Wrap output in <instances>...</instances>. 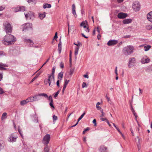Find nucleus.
<instances>
[{"label":"nucleus","mask_w":152,"mask_h":152,"mask_svg":"<svg viewBox=\"0 0 152 152\" xmlns=\"http://www.w3.org/2000/svg\"><path fill=\"white\" fill-rule=\"evenodd\" d=\"M48 100L50 101V102H53V99L51 95L48 98H47Z\"/></svg>","instance_id":"obj_45"},{"label":"nucleus","mask_w":152,"mask_h":152,"mask_svg":"<svg viewBox=\"0 0 152 152\" xmlns=\"http://www.w3.org/2000/svg\"><path fill=\"white\" fill-rule=\"evenodd\" d=\"M72 13L75 18L77 17V15L76 13L75 6V4L72 5Z\"/></svg>","instance_id":"obj_17"},{"label":"nucleus","mask_w":152,"mask_h":152,"mask_svg":"<svg viewBox=\"0 0 152 152\" xmlns=\"http://www.w3.org/2000/svg\"><path fill=\"white\" fill-rule=\"evenodd\" d=\"M20 8L19 7H17L14 8V10L15 12H18L20 11Z\"/></svg>","instance_id":"obj_40"},{"label":"nucleus","mask_w":152,"mask_h":152,"mask_svg":"<svg viewBox=\"0 0 152 152\" xmlns=\"http://www.w3.org/2000/svg\"><path fill=\"white\" fill-rule=\"evenodd\" d=\"M61 42H60L58 45V50L59 53H60L61 52Z\"/></svg>","instance_id":"obj_27"},{"label":"nucleus","mask_w":152,"mask_h":152,"mask_svg":"<svg viewBox=\"0 0 152 152\" xmlns=\"http://www.w3.org/2000/svg\"><path fill=\"white\" fill-rule=\"evenodd\" d=\"M41 73V72H40L39 73H37L36 76L33 78L31 82H33L34 81L35 79H36L39 75Z\"/></svg>","instance_id":"obj_30"},{"label":"nucleus","mask_w":152,"mask_h":152,"mask_svg":"<svg viewBox=\"0 0 152 152\" xmlns=\"http://www.w3.org/2000/svg\"><path fill=\"white\" fill-rule=\"evenodd\" d=\"M107 148L104 145L100 146L99 149V152H107Z\"/></svg>","instance_id":"obj_16"},{"label":"nucleus","mask_w":152,"mask_h":152,"mask_svg":"<svg viewBox=\"0 0 152 152\" xmlns=\"http://www.w3.org/2000/svg\"><path fill=\"white\" fill-rule=\"evenodd\" d=\"M101 112L102 113V114L100 115V117H101L104 116L105 115V113L103 112V110L102 109L101 110Z\"/></svg>","instance_id":"obj_43"},{"label":"nucleus","mask_w":152,"mask_h":152,"mask_svg":"<svg viewBox=\"0 0 152 152\" xmlns=\"http://www.w3.org/2000/svg\"><path fill=\"white\" fill-rule=\"evenodd\" d=\"M53 102H50V104H49L50 105V106L52 108H54V105H53Z\"/></svg>","instance_id":"obj_51"},{"label":"nucleus","mask_w":152,"mask_h":152,"mask_svg":"<svg viewBox=\"0 0 152 152\" xmlns=\"http://www.w3.org/2000/svg\"><path fill=\"white\" fill-rule=\"evenodd\" d=\"M7 115V113H4L2 114L1 117V119L2 120L4 119L5 118H6V116Z\"/></svg>","instance_id":"obj_36"},{"label":"nucleus","mask_w":152,"mask_h":152,"mask_svg":"<svg viewBox=\"0 0 152 152\" xmlns=\"http://www.w3.org/2000/svg\"><path fill=\"white\" fill-rule=\"evenodd\" d=\"M51 7L50 4H45L43 5V7L45 9L47 8H50Z\"/></svg>","instance_id":"obj_26"},{"label":"nucleus","mask_w":152,"mask_h":152,"mask_svg":"<svg viewBox=\"0 0 152 152\" xmlns=\"http://www.w3.org/2000/svg\"><path fill=\"white\" fill-rule=\"evenodd\" d=\"M113 126H114L115 127L116 129L118 130V132L121 134V131H120V130L117 127H116V126H115V124H114V123H113Z\"/></svg>","instance_id":"obj_42"},{"label":"nucleus","mask_w":152,"mask_h":152,"mask_svg":"<svg viewBox=\"0 0 152 152\" xmlns=\"http://www.w3.org/2000/svg\"><path fill=\"white\" fill-rule=\"evenodd\" d=\"M136 62V59L135 58L132 57L130 58L129 59V64H128V67L129 68L131 67L132 65H133Z\"/></svg>","instance_id":"obj_9"},{"label":"nucleus","mask_w":152,"mask_h":152,"mask_svg":"<svg viewBox=\"0 0 152 152\" xmlns=\"http://www.w3.org/2000/svg\"><path fill=\"white\" fill-rule=\"evenodd\" d=\"M34 97L33 96H30L27 98L26 99L28 101V102H34Z\"/></svg>","instance_id":"obj_24"},{"label":"nucleus","mask_w":152,"mask_h":152,"mask_svg":"<svg viewBox=\"0 0 152 152\" xmlns=\"http://www.w3.org/2000/svg\"><path fill=\"white\" fill-rule=\"evenodd\" d=\"M137 147L138 150H140L141 148V145L140 144H137Z\"/></svg>","instance_id":"obj_55"},{"label":"nucleus","mask_w":152,"mask_h":152,"mask_svg":"<svg viewBox=\"0 0 152 152\" xmlns=\"http://www.w3.org/2000/svg\"><path fill=\"white\" fill-rule=\"evenodd\" d=\"M8 66L6 64H3L2 63L0 62V69L1 70H5L6 68L5 67H7Z\"/></svg>","instance_id":"obj_19"},{"label":"nucleus","mask_w":152,"mask_h":152,"mask_svg":"<svg viewBox=\"0 0 152 152\" xmlns=\"http://www.w3.org/2000/svg\"><path fill=\"white\" fill-rule=\"evenodd\" d=\"M146 18L148 21L152 23V11L147 14Z\"/></svg>","instance_id":"obj_15"},{"label":"nucleus","mask_w":152,"mask_h":152,"mask_svg":"<svg viewBox=\"0 0 152 152\" xmlns=\"http://www.w3.org/2000/svg\"><path fill=\"white\" fill-rule=\"evenodd\" d=\"M4 30L6 33L8 34H11L12 31V27L10 24L8 22H6L4 24Z\"/></svg>","instance_id":"obj_3"},{"label":"nucleus","mask_w":152,"mask_h":152,"mask_svg":"<svg viewBox=\"0 0 152 152\" xmlns=\"http://www.w3.org/2000/svg\"><path fill=\"white\" fill-rule=\"evenodd\" d=\"M118 42L117 40H110L107 43V45L108 46L114 45L116 44Z\"/></svg>","instance_id":"obj_12"},{"label":"nucleus","mask_w":152,"mask_h":152,"mask_svg":"<svg viewBox=\"0 0 152 152\" xmlns=\"http://www.w3.org/2000/svg\"><path fill=\"white\" fill-rule=\"evenodd\" d=\"M127 15L126 13L120 12L118 14L117 17L119 18L123 19L126 18Z\"/></svg>","instance_id":"obj_14"},{"label":"nucleus","mask_w":152,"mask_h":152,"mask_svg":"<svg viewBox=\"0 0 152 152\" xmlns=\"http://www.w3.org/2000/svg\"><path fill=\"white\" fill-rule=\"evenodd\" d=\"M19 7L20 8V11H24L26 9L25 7Z\"/></svg>","instance_id":"obj_35"},{"label":"nucleus","mask_w":152,"mask_h":152,"mask_svg":"<svg viewBox=\"0 0 152 152\" xmlns=\"http://www.w3.org/2000/svg\"><path fill=\"white\" fill-rule=\"evenodd\" d=\"M24 42H26L27 44L29 45L30 47H34L33 45L34 43L33 41L30 39H25L24 40Z\"/></svg>","instance_id":"obj_13"},{"label":"nucleus","mask_w":152,"mask_h":152,"mask_svg":"<svg viewBox=\"0 0 152 152\" xmlns=\"http://www.w3.org/2000/svg\"><path fill=\"white\" fill-rule=\"evenodd\" d=\"M69 82V80H67L66 79L65 80V81H64V85H67Z\"/></svg>","instance_id":"obj_49"},{"label":"nucleus","mask_w":152,"mask_h":152,"mask_svg":"<svg viewBox=\"0 0 152 152\" xmlns=\"http://www.w3.org/2000/svg\"><path fill=\"white\" fill-rule=\"evenodd\" d=\"M38 95L39 96H43L45 98H48V95L45 93H41L38 94Z\"/></svg>","instance_id":"obj_33"},{"label":"nucleus","mask_w":152,"mask_h":152,"mask_svg":"<svg viewBox=\"0 0 152 152\" xmlns=\"http://www.w3.org/2000/svg\"><path fill=\"white\" fill-rule=\"evenodd\" d=\"M100 37H101L100 34V33H99L98 35H97V39L98 40H99L100 39Z\"/></svg>","instance_id":"obj_62"},{"label":"nucleus","mask_w":152,"mask_h":152,"mask_svg":"<svg viewBox=\"0 0 152 152\" xmlns=\"http://www.w3.org/2000/svg\"><path fill=\"white\" fill-rule=\"evenodd\" d=\"M93 123L94 124L95 126H96V120L95 119H94L93 121Z\"/></svg>","instance_id":"obj_57"},{"label":"nucleus","mask_w":152,"mask_h":152,"mask_svg":"<svg viewBox=\"0 0 152 152\" xmlns=\"http://www.w3.org/2000/svg\"><path fill=\"white\" fill-rule=\"evenodd\" d=\"M46 14V13L45 12H43L42 13H39V17L40 19L42 20L45 17Z\"/></svg>","instance_id":"obj_20"},{"label":"nucleus","mask_w":152,"mask_h":152,"mask_svg":"<svg viewBox=\"0 0 152 152\" xmlns=\"http://www.w3.org/2000/svg\"><path fill=\"white\" fill-rule=\"evenodd\" d=\"M47 145H46V146L44 148V151L45 152H49V150Z\"/></svg>","instance_id":"obj_41"},{"label":"nucleus","mask_w":152,"mask_h":152,"mask_svg":"<svg viewBox=\"0 0 152 152\" xmlns=\"http://www.w3.org/2000/svg\"><path fill=\"white\" fill-rule=\"evenodd\" d=\"M32 25L31 23H27L22 25L23 31H27L32 28Z\"/></svg>","instance_id":"obj_5"},{"label":"nucleus","mask_w":152,"mask_h":152,"mask_svg":"<svg viewBox=\"0 0 152 152\" xmlns=\"http://www.w3.org/2000/svg\"><path fill=\"white\" fill-rule=\"evenodd\" d=\"M132 20L131 19H126L123 21V23L124 24H128L131 23Z\"/></svg>","instance_id":"obj_18"},{"label":"nucleus","mask_w":152,"mask_h":152,"mask_svg":"<svg viewBox=\"0 0 152 152\" xmlns=\"http://www.w3.org/2000/svg\"><path fill=\"white\" fill-rule=\"evenodd\" d=\"M56 68V67L55 66H53V67L52 72V73L50 75H52L53 76H54V73H55Z\"/></svg>","instance_id":"obj_37"},{"label":"nucleus","mask_w":152,"mask_h":152,"mask_svg":"<svg viewBox=\"0 0 152 152\" xmlns=\"http://www.w3.org/2000/svg\"><path fill=\"white\" fill-rule=\"evenodd\" d=\"M85 114V113L84 112L83 113V114L80 116V117L79 118L78 120V122L83 117V116Z\"/></svg>","instance_id":"obj_39"},{"label":"nucleus","mask_w":152,"mask_h":152,"mask_svg":"<svg viewBox=\"0 0 152 152\" xmlns=\"http://www.w3.org/2000/svg\"><path fill=\"white\" fill-rule=\"evenodd\" d=\"M134 50V48L133 46L128 45L123 48L122 52L124 55L128 56L132 53Z\"/></svg>","instance_id":"obj_2"},{"label":"nucleus","mask_w":152,"mask_h":152,"mask_svg":"<svg viewBox=\"0 0 152 152\" xmlns=\"http://www.w3.org/2000/svg\"><path fill=\"white\" fill-rule=\"evenodd\" d=\"M79 47H77L75 48V56H77L78 54Z\"/></svg>","instance_id":"obj_32"},{"label":"nucleus","mask_w":152,"mask_h":152,"mask_svg":"<svg viewBox=\"0 0 152 152\" xmlns=\"http://www.w3.org/2000/svg\"><path fill=\"white\" fill-rule=\"evenodd\" d=\"M4 93L3 91L2 88L0 87V94H2Z\"/></svg>","instance_id":"obj_60"},{"label":"nucleus","mask_w":152,"mask_h":152,"mask_svg":"<svg viewBox=\"0 0 152 152\" xmlns=\"http://www.w3.org/2000/svg\"><path fill=\"white\" fill-rule=\"evenodd\" d=\"M48 83L50 87H52L55 83L54 76L49 75L48 77Z\"/></svg>","instance_id":"obj_4"},{"label":"nucleus","mask_w":152,"mask_h":152,"mask_svg":"<svg viewBox=\"0 0 152 152\" xmlns=\"http://www.w3.org/2000/svg\"><path fill=\"white\" fill-rule=\"evenodd\" d=\"M16 40V38L14 36L8 34L4 37L2 42L4 45H9L14 43Z\"/></svg>","instance_id":"obj_1"},{"label":"nucleus","mask_w":152,"mask_h":152,"mask_svg":"<svg viewBox=\"0 0 152 152\" xmlns=\"http://www.w3.org/2000/svg\"><path fill=\"white\" fill-rule=\"evenodd\" d=\"M151 46L149 45H146L144 46V50L145 51H147L148 50L151 48Z\"/></svg>","instance_id":"obj_22"},{"label":"nucleus","mask_w":152,"mask_h":152,"mask_svg":"<svg viewBox=\"0 0 152 152\" xmlns=\"http://www.w3.org/2000/svg\"><path fill=\"white\" fill-rule=\"evenodd\" d=\"M132 8L135 11H139L140 9V5L138 1L134 2L132 4Z\"/></svg>","instance_id":"obj_6"},{"label":"nucleus","mask_w":152,"mask_h":152,"mask_svg":"<svg viewBox=\"0 0 152 152\" xmlns=\"http://www.w3.org/2000/svg\"><path fill=\"white\" fill-rule=\"evenodd\" d=\"M48 83V79H45L44 80V83L45 85H47Z\"/></svg>","instance_id":"obj_53"},{"label":"nucleus","mask_w":152,"mask_h":152,"mask_svg":"<svg viewBox=\"0 0 152 152\" xmlns=\"http://www.w3.org/2000/svg\"><path fill=\"white\" fill-rule=\"evenodd\" d=\"M63 72H61L58 73V78L60 80H61L62 78L63 77Z\"/></svg>","instance_id":"obj_25"},{"label":"nucleus","mask_w":152,"mask_h":152,"mask_svg":"<svg viewBox=\"0 0 152 152\" xmlns=\"http://www.w3.org/2000/svg\"><path fill=\"white\" fill-rule=\"evenodd\" d=\"M28 102L27 99L25 100H23L20 102V104L21 106H24V105L27 104Z\"/></svg>","instance_id":"obj_23"},{"label":"nucleus","mask_w":152,"mask_h":152,"mask_svg":"<svg viewBox=\"0 0 152 152\" xmlns=\"http://www.w3.org/2000/svg\"><path fill=\"white\" fill-rule=\"evenodd\" d=\"M5 6L4 5L0 6V11L3 10L5 9Z\"/></svg>","instance_id":"obj_48"},{"label":"nucleus","mask_w":152,"mask_h":152,"mask_svg":"<svg viewBox=\"0 0 152 152\" xmlns=\"http://www.w3.org/2000/svg\"><path fill=\"white\" fill-rule=\"evenodd\" d=\"M60 67L61 68H63L64 67V64L62 62H61L60 63Z\"/></svg>","instance_id":"obj_50"},{"label":"nucleus","mask_w":152,"mask_h":152,"mask_svg":"<svg viewBox=\"0 0 152 152\" xmlns=\"http://www.w3.org/2000/svg\"><path fill=\"white\" fill-rule=\"evenodd\" d=\"M130 130L132 133V135L134 136V132H133V130L132 128H130Z\"/></svg>","instance_id":"obj_61"},{"label":"nucleus","mask_w":152,"mask_h":152,"mask_svg":"<svg viewBox=\"0 0 152 152\" xmlns=\"http://www.w3.org/2000/svg\"><path fill=\"white\" fill-rule=\"evenodd\" d=\"M53 121H54L57 120L58 118L57 116L54 115L53 116Z\"/></svg>","instance_id":"obj_44"},{"label":"nucleus","mask_w":152,"mask_h":152,"mask_svg":"<svg viewBox=\"0 0 152 152\" xmlns=\"http://www.w3.org/2000/svg\"><path fill=\"white\" fill-rule=\"evenodd\" d=\"M49 59H50V58H49L48 59H47V61L45 62V63L43 64V65H42V66L39 69H40L45 64H46V63L49 60Z\"/></svg>","instance_id":"obj_59"},{"label":"nucleus","mask_w":152,"mask_h":152,"mask_svg":"<svg viewBox=\"0 0 152 152\" xmlns=\"http://www.w3.org/2000/svg\"><path fill=\"white\" fill-rule=\"evenodd\" d=\"M4 143L3 141L2 140H0V150L3 148Z\"/></svg>","instance_id":"obj_28"},{"label":"nucleus","mask_w":152,"mask_h":152,"mask_svg":"<svg viewBox=\"0 0 152 152\" xmlns=\"http://www.w3.org/2000/svg\"><path fill=\"white\" fill-rule=\"evenodd\" d=\"M85 29V31L87 32L88 33L89 31V29L88 27H87L86 28H84Z\"/></svg>","instance_id":"obj_52"},{"label":"nucleus","mask_w":152,"mask_h":152,"mask_svg":"<svg viewBox=\"0 0 152 152\" xmlns=\"http://www.w3.org/2000/svg\"><path fill=\"white\" fill-rule=\"evenodd\" d=\"M150 61V59L146 56L143 57L141 60V62L143 64L148 63Z\"/></svg>","instance_id":"obj_11"},{"label":"nucleus","mask_w":152,"mask_h":152,"mask_svg":"<svg viewBox=\"0 0 152 152\" xmlns=\"http://www.w3.org/2000/svg\"><path fill=\"white\" fill-rule=\"evenodd\" d=\"M2 78H3L2 73L0 72V81H1L2 80Z\"/></svg>","instance_id":"obj_58"},{"label":"nucleus","mask_w":152,"mask_h":152,"mask_svg":"<svg viewBox=\"0 0 152 152\" xmlns=\"http://www.w3.org/2000/svg\"><path fill=\"white\" fill-rule=\"evenodd\" d=\"M38 96H39L38 95V94L37 95H36L34 96H33L34 97V101H38V100H39L40 99L38 97Z\"/></svg>","instance_id":"obj_31"},{"label":"nucleus","mask_w":152,"mask_h":152,"mask_svg":"<svg viewBox=\"0 0 152 152\" xmlns=\"http://www.w3.org/2000/svg\"><path fill=\"white\" fill-rule=\"evenodd\" d=\"M5 53H4L3 51H0V56L2 55H5Z\"/></svg>","instance_id":"obj_54"},{"label":"nucleus","mask_w":152,"mask_h":152,"mask_svg":"<svg viewBox=\"0 0 152 152\" xmlns=\"http://www.w3.org/2000/svg\"><path fill=\"white\" fill-rule=\"evenodd\" d=\"M88 23L87 21L85 20L83 21L80 24V26H83L84 28H86V26H88Z\"/></svg>","instance_id":"obj_21"},{"label":"nucleus","mask_w":152,"mask_h":152,"mask_svg":"<svg viewBox=\"0 0 152 152\" xmlns=\"http://www.w3.org/2000/svg\"><path fill=\"white\" fill-rule=\"evenodd\" d=\"M50 135L49 134H46L44 137L43 140V143L46 145H47L49 143L50 140Z\"/></svg>","instance_id":"obj_7"},{"label":"nucleus","mask_w":152,"mask_h":152,"mask_svg":"<svg viewBox=\"0 0 152 152\" xmlns=\"http://www.w3.org/2000/svg\"><path fill=\"white\" fill-rule=\"evenodd\" d=\"M97 31L98 32V34L100 33V30L99 28L98 27H97Z\"/></svg>","instance_id":"obj_64"},{"label":"nucleus","mask_w":152,"mask_h":152,"mask_svg":"<svg viewBox=\"0 0 152 152\" xmlns=\"http://www.w3.org/2000/svg\"><path fill=\"white\" fill-rule=\"evenodd\" d=\"M18 130L19 132V134L20 135L21 137H22V138H23V134H22V132L21 131V130L20 129V127L19 126L18 127Z\"/></svg>","instance_id":"obj_34"},{"label":"nucleus","mask_w":152,"mask_h":152,"mask_svg":"<svg viewBox=\"0 0 152 152\" xmlns=\"http://www.w3.org/2000/svg\"><path fill=\"white\" fill-rule=\"evenodd\" d=\"M115 73L116 75H118V72H117V66H116L115 67Z\"/></svg>","instance_id":"obj_56"},{"label":"nucleus","mask_w":152,"mask_h":152,"mask_svg":"<svg viewBox=\"0 0 152 152\" xmlns=\"http://www.w3.org/2000/svg\"><path fill=\"white\" fill-rule=\"evenodd\" d=\"M25 17L27 19H31L34 17V13L31 11H29L27 13H25Z\"/></svg>","instance_id":"obj_10"},{"label":"nucleus","mask_w":152,"mask_h":152,"mask_svg":"<svg viewBox=\"0 0 152 152\" xmlns=\"http://www.w3.org/2000/svg\"><path fill=\"white\" fill-rule=\"evenodd\" d=\"M60 92V91L58 90L54 94V97L55 98H56L58 96Z\"/></svg>","instance_id":"obj_38"},{"label":"nucleus","mask_w":152,"mask_h":152,"mask_svg":"<svg viewBox=\"0 0 152 152\" xmlns=\"http://www.w3.org/2000/svg\"><path fill=\"white\" fill-rule=\"evenodd\" d=\"M87 86L86 83L83 82L82 85V87L83 88H84L85 87H87Z\"/></svg>","instance_id":"obj_46"},{"label":"nucleus","mask_w":152,"mask_h":152,"mask_svg":"<svg viewBox=\"0 0 152 152\" xmlns=\"http://www.w3.org/2000/svg\"><path fill=\"white\" fill-rule=\"evenodd\" d=\"M101 120L102 121H105L107 122V121L108 120L106 118H103L102 117L101 118Z\"/></svg>","instance_id":"obj_47"},{"label":"nucleus","mask_w":152,"mask_h":152,"mask_svg":"<svg viewBox=\"0 0 152 152\" xmlns=\"http://www.w3.org/2000/svg\"><path fill=\"white\" fill-rule=\"evenodd\" d=\"M74 44L76 45L77 47H79V46H80V45L81 44V43L80 42H78L77 44H76L75 43H74Z\"/></svg>","instance_id":"obj_63"},{"label":"nucleus","mask_w":152,"mask_h":152,"mask_svg":"<svg viewBox=\"0 0 152 152\" xmlns=\"http://www.w3.org/2000/svg\"><path fill=\"white\" fill-rule=\"evenodd\" d=\"M146 28L149 30H152V24L147 25L146 26Z\"/></svg>","instance_id":"obj_29"},{"label":"nucleus","mask_w":152,"mask_h":152,"mask_svg":"<svg viewBox=\"0 0 152 152\" xmlns=\"http://www.w3.org/2000/svg\"><path fill=\"white\" fill-rule=\"evenodd\" d=\"M18 136L16 134L13 133L9 137L8 141L9 142H15Z\"/></svg>","instance_id":"obj_8"}]
</instances>
